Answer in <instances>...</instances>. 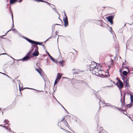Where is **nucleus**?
<instances>
[{"label":"nucleus","instance_id":"33","mask_svg":"<svg viewBox=\"0 0 133 133\" xmlns=\"http://www.w3.org/2000/svg\"><path fill=\"white\" fill-rule=\"evenodd\" d=\"M26 88V89H33V90H35L34 89H31V88Z\"/></svg>","mask_w":133,"mask_h":133},{"label":"nucleus","instance_id":"45","mask_svg":"<svg viewBox=\"0 0 133 133\" xmlns=\"http://www.w3.org/2000/svg\"><path fill=\"white\" fill-rule=\"evenodd\" d=\"M68 131V132H69V131Z\"/></svg>","mask_w":133,"mask_h":133},{"label":"nucleus","instance_id":"40","mask_svg":"<svg viewBox=\"0 0 133 133\" xmlns=\"http://www.w3.org/2000/svg\"><path fill=\"white\" fill-rule=\"evenodd\" d=\"M9 130H11V129H10V128H9Z\"/></svg>","mask_w":133,"mask_h":133},{"label":"nucleus","instance_id":"13","mask_svg":"<svg viewBox=\"0 0 133 133\" xmlns=\"http://www.w3.org/2000/svg\"><path fill=\"white\" fill-rule=\"evenodd\" d=\"M36 70L39 73L41 76H45V74L43 73L42 72L41 70H38L37 69H36Z\"/></svg>","mask_w":133,"mask_h":133},{"label":"nucleus","instance_id":"28","mask_svg":"<svg viewBox=\"0 0 133 133\" xmlns=\"http://www.w3.org/2000/svg\"><path fill=\"white\" fill-rule=\"evenodd\" d=\"M117 109L119 111H122V109H121V108H117Z\"/></svg>","mask_w":133,"mask_h":133},{"label":"nucleus","instance_id":"17","mask_svg":"<svg viewBox=\"0 0 133 133\" xmlns=\"http://www.w3.org/2000/svg\"><path fill=\"white\" fill-rule=\"evenodd\" d=\"M80 72V71H79L78 70L76 69L75 72H73V74H78Z\"/></svg>","mask_w":133,"mask_h":133},{"label":"nucleus","instance_id":"1","mask_svg":"<svg viewBox=\"0 0 133 133\" xmlns=\"http://www.w3.org/2000/svg\"><path fill=\"white\" fill-rule=\"evenodd\" d=\"M99 71L98 73L99 75H101V76L102 77H107V75L109 74L107 72L104 71L101 69V68L99 69Z\"/></svg>","mask_w":133,"mask_h":133},{"label":"nucleus","instance_id":"2","mask_svg":"<svg viewBox=\"0 0 133 133\" xmlns=\"http://www.w3.org/2000/svg\"><path fill=\"white\" fill-rule=\"evenodd\" d=\"M101 68V66L99 65L97 66V67H95L93 69L91 70L92 74H95L96 73L98 74L99 70V69Z\"/></svg>","mask_w":133,"mask_h":133},{"label":"nucleus","instance_id":"22","mask_svg":"<svg viewBox=\"0 0 133 133\" xmlns=\"http://www.w3.org/2000/svg\"><path fill=\"white\" fill-rule=\"evenodd\" d=\"M4 122L5 123L8 124L9 122V121L7 120H5L4 121Z\"/></svg>","mask_w":133,"mask_h":133},{"label":"nucleus","instance_id":"42","mask_svg":"<svg viewBox=\"0 0 133 133\" xmlns=\"http://www.w3.org/2000/svg\"><path fill=\"white\" fill-rule=\"evenodd\" d=\"M83 83L84 82V81H83Z\"/></svg>","mask_w":133,"mask_h":133},{"label":"nucleus","instance_id":"12","mask_svg":"<svg viewBox=\"0 0 133 133\" xmlns=\"http://www.w3.org/2000/svg\"><path fill=\"white\" fill-rule=\"evenodd\" d=\"M36 70L39 73L41 76H45V74L43 73L42 72L41 70H38L37 69H36Z\"/></svg>","mask_w":133,"mask_h":133},{"label":"nucleus","instance_id":"3","mask_svg":"<svg viewBox=\"0 0 133 133\" xmlns=\"http://www.w3.org/2000/svg\"><path fill=\"white\" fill-rule=\"evenodd\" d=\"M34 48H35V50L34 52L33 53L32 55L33 56H38L39 54V53L38 50V47L37 45H35L34 46Z\"/></svg>","mask_w":133,"mask_h":133},{"label":"nucleus","instance_id":"36","mask_svg":"<svg viewBox=\"0 0 133 133\" xmlns=\"http://www.w3.org/2000/svg\"><path fill=\"white\" fill-rule=\"evenodd\" d=\"M22 1V0H21L20 1H18L19 2H21Z\"/></svg>","mask_w":133,"mask_h":133},{"label":"nucleus","instance_id":"38","mask_svg":"<svg viewBox=\"0 0 133 133\" xmlns=\"http://www.w3.org/2000/svg\"><path fill=\"white\" fill-rule=\"evenodd\" d=\"M65 124H67V123L66 121H65Z\"/></svg>","mask_w":133,"mask_h":133},{"label":"nucleus","instance_id":"16","mask_svg":"<svg viewBox=\"0 0 133 133\" xmlns=\"http://www.w3.org/2000/svg\"><path fill=\"white\" fill-rule=\"evenodd\" d=\"M130 95V100L131 103L133 102V96L130 94H129Z\"/></svg>","mask_w":133,"mask_h":133},{"label":"nucleus","instance_id":"11","mask_svg":"<svg viewBox=\"0 0 133 133\" xmlns=\"http://www.w3.org/2000/svg\"><path fill=\"white\" fill-rule=\"evenodd\" d=\"M59 64H59H60L61 65V66L62 67H63L64 65V64L65 63V61H62L60 62H58Z\"/></svg>","mask_w":133,"mask_h":133},{"label":"nucleus","instance_id":"4","mask_svg":"<svg viewBox=\"0 0 133 133\" xmlns=\"http://www.w3.org/2000/svg\"><path fill=\"white\" fill-rule=\"evenodd\" d=\"M97 65L96 63L95 62H91V64L89 66L90 71H91L95 67H97Z\"/></svg>","mask_w":133,"mask_h":133},{"label":"nucleus","instance_id":"26","mask_svg":"<svg viewBox=\"0 0 133 133\" xmlns=\"http://www.w3.org/2000/svg\"><path fill=\"white\" fill-rule=\"evenodd\" d=\"M54 62H55L57 64H59L58 62H57L56 61L54 60Z\"/></svg>","mask_w":133,"mask_h":133},{"label":"nucleus","instance_id":"32","mask_svg":"<svg viewBox=\"0 0 133 133\" xmlns=\"http://www.w3.org/2000/svg\"><path fill=\"white\" fill-rule=\"evenodd\" d=\"M5 54H6V55H8V54H6V53H3V54L0 55H5Z\"/></svg>","mask_w":133,"mask_h":133},{"label":"nucleus","instance_id":"44","mask_svg":"<svg viewBox=\"0 0 133 133\" xmlns=\"http://www.w3.org/2000/svg\"><path fill=\"white\" fill-rule=\"evenodd\" d=\"M64 78H66V77H64Z\"/></svg>","mask_w":133,"mask_h":133},{"label":"nucleus","instance_id":"20","mask_svg":"<svg viewBox=\"0 0 133 133\" xmlns=\"http://www.w3.org/2000/svg\"><path fill=\"white\" fill-rule=\"evenodd\" d=\"M123 74L124 76H126L127 75L128 73L126 71H124L123 72Z\"/></svg>","mask_w":133,"mask_h":133},{"label":"nucleus","instance_id":"8","mask_svg":"<svg viewBox=\"0 0 133 133\" xmlns=\"http://www.w3.org/2000/svg\"><path fill=\"white\" fill-rule=\"evenodd\" d=\"M63 21L64 23V26L65 27H66L68 25V18L67 17L64 18L63 19Z\"/></svg>","mask_w":133,"mask_h":133},{"label":"nucleus","instance_id":"35","mask_svg":"<svg viewBox=\"0 0 133 133\" xmlns=\"http://www.w3.org/2000/svg\"><path fill=\"white\" fill-rule=\"evenodd\" d=\"M19 89L20 91H21V90H23L22 89V88H19Z\"/></svg>","mask_w":133,"mask_h":133},{"label":"nucleus","instance_id":"43","mask_svg":"<svg viewBox=\"0 0 133 133\" xmlns=\"http://www.w3.org/2000/svg\"><path fill=\"white\" fill-rule=\"evenodd\" d=\"M109 105H108L109 106H110V104H109Z\"/></svg>","mask_w":133,"mask_h":133},{"label":"nucleus","instance_id":"23","mask_svg":"<svg viewBox=\"0 0 133 133\" xmlns=\"http://www.w3.org/2000/svg\"><path fill=\"white\" fill-rule=\"evenodd\" d=\"M110 32L112 33V34H113V33L114 32L112 30L111 28L110 27Z\"/></svg>","mask_w":133,"mask_h":133},{"label":"nucleus","instance_id":"5","mask_svg":"<svg viewBox=\"0 0 133 133\" xmlns=\"http://www.w3.org/2000/svg\"><path fill=\"white\" fill-rule=\"evenodd\" d=\"M25 39L27 41L31 43L34 44H38L39 45H40L41 44V42H37L35 41H33L26 38H25Z\"/></svg>","mask_w":133,"mask_h":133},{"label":"nucleus","instance_id":"30","mask_svg":"<svg viewBox=\"0 0 133 133\" xmlns=\"http://www.w3.org/2000/svg\"><path fill=\"white\" fill-rule=\"evenodd\" d=\"M46 53L48 54L49 56L50 57V56H51L49 54L48 52H47Z\"/></svg>","mask_w":133,"mask_h":133},{"label":"nucleus","instance_id":"37","mask_svg":"<svg viewBox=\"0 0 133 133\" xmlns=\"http://www.w3.org/2000/svg\"><path fill=\"white\" fill-rule=\"evenodd\" d=\"M125 111V110H122V111Z\"/></svg>","mask_w":133,"mask_h":133},{"label":"nucleus","instance_id":"18","mask_svg":"<svg viewBox=\"0 0 133 133\" xmlns=\"http://www.w3.org/2000/svg\"><path fill=\"white\" fill-rule=\"evenodd\" d=\"M59 80L60 79H59V78L58 79L57 78L55 82L54 85L57 83L59 81Z\"/></svg>","mask_w":133,"mask_h":133},{"label":"nucleus","instance_id":"15","mask_svg":"<svg viewBox=\"0 0 133 133\" xmlns=\"http://www.w3.org/2000/svg\"><path fill=\"white\" fill-rule=\"evenodd\" d=\"M17 0H10V2L11 4H12L16 2Z\"/></svg>","mask_w":133,"mask_h":133},{"label":"nucleus","instance_id":"6","mask_svg":"<svg viewBox=\"0 0 133 133\" xmlns=\"http://www.w3.org/2000/svg\"><path fill=\"white\" fill-rule=\"evenodd\" d=\"M30 52H28L26 56L24 57L22 59H21L22 61H27L28 59H30Z\"/></svg>","mask_w":133,"mask_h":133},{"label":"nucleus","instance_id":"27","mask_svg":"<svg viewBox=\"0 0 133 133\" xmlns=\"http://www.w3.org/2000/svg\"><path fill=\"white\" fill-rule=\"evenodd\" d=\"M12 30L14 31V32H16V30L15 29H12Z\"/></svg>","mask_w":133,"mask_h":133},{"label":"nucleus","instance_id":"29","mask_svg":"<svg viewBox=\"0 0 133 133\" xmlns=\"http://www.w3.org/2000/svg\"><path fill=\"white\" fill-rule=\"evenodd\" d=\"M64 16L65 17V18H66V17H67V16H66V15L65 14V12H64Z\"/></svg>","mask_w":133,"mask_h":133},{"label":"nucleus","instance_id":"21","mask_svg":"<svg viewBox=\"0 0 133 133\" xmlns=\"http://www.w3.org/2000/svg\"><path fill=\"white\" fill-rule=\"evenodd\" d=\"M50 59L52 61H53L54 62V61L55 59L54 58L52 57L51 56H50Z\"/></svg>","mask_w":133,"mask_h":133},{"label":"nucleus","instance_id":"34","mask_svg":"<svg viewBox=\"0 0 133 133\" xmlns=\"http://www.w3.org/2000/svg\"><path fill=\"white\" fill-rule=\"evenodd\" d=\"M11 30V29H10V30H9V31H8L6 33V34H5V35L8 32H9V31H10V30Z\"/></svg>","mask_w":133,"mask_h":133},{"label":"nucleus","instance_id":"9","mask_svg":"<svg viewBox=\"0 0 133 133\" xmlns=\"http://www.w3.org/2000/svg\"><path fill=\"white\" fill-rule=\"evenodd\" d=\"M118 81L119 83V86H118V87L119 88H122L123 86V85L122 82L119 79L118 80Z\"/></svg>","mask_w":133,"mask_h":133},{"label":"nucleus","instance_id":"19","mask_svg":"<svg viewBox=\"0 0 133 133\" xmlns=\"http://www.w3.org/2000/svg\"><path fill=\"white\" fill-rule=\"evenodd\" d=\"M125 94H124V96L123 97V103L122 102V99H121V101L122 103V105H124V102L125 101Z\"/></svg>","mask_w":133,"mask_h":133},{"label":"nucleus","instance_id":"31","mask_svg":"<svg viewBox=\"0 0 133 133\" xmlns=\"http://www.w3.org/2000/svg\"><path fill=\"white\" fill-rule=\"evenodd\" d=\"M0 73H2V74H4V75H6L7 76H8V77H9V76H8L7 75H6L5 74H4V73H1V72H0Z\"/></svg>","mask_w":133,"mask_h":133},{"label":"nucleus","instance_id":"41","mask_svg":"<svg viewBox=\"0 0 133 133\" xmlns=\"http://www.w3.org/2000/svg\"><path fill=\"white\" fill-rule=\"evenodd\" d=\"M3 127H5V128H6V127H5V126H3Z\"/></svg>","mask_w":133,"mask_h":133},{"label":"nucleus","instance_id":"10","mask_svg":"<svg viewBox=\"0 0 133 133\" xmlns=\"http://www.w3.org/2000/svg\"><path fill=\"white\" fill-rule=\"evenodd\" d=\"M125 86L127 87H130L128 78H127L126 79L125 81Z\"/></svg>","mask_w":133,"mask_h":133},{"label":"nucleus","instance_id":"46","mask_svg":"<svg viewBox=\"0 0 133 133\" xmlns=\"http://www.w3.org/2000/svg\"><path fill=\"white\" fill-rule=\"evenodd\" d=\"M73 70H75V69H73Z\"/></svg>","mask_w":133,"mask_h":133},{"label":"nucleus","instance_id":"39","mask_svg":"<svg viewBox=\"0 0 133 133\" xmlns=\"http://www.w3.org/2000/svg\"><path fill=\"white\" fill-rule=\"evenodd\" d=\"M62 107H63V108L65 109V110H66L62 106Z\"/></svg>","mask_w":133,"mask_h":133},{"label":"nucleus","instance_id":"14","mask_svg":"<svg viewBox=\"0 0 133 133\" xmlns=\"http://www.w3.org/2000/svg\"><path fill=\"white\" fill-rule=\"evenodd\" d=\"M62 74H61L59 73H58L57 74V78L58 79H60L61 78L62 76Z\"/></svg>","mask_w":133,"mask_h":133},{"label":"nucleus","instance_id":"25","mask_svg":"<svg viewBox=\"0 0 133 133\" xmlns=\"http://www.w3.org/2000/svg\"><path fill=\"white\" fill-rule=\"evenodd\" d=\"M12 22H13V27L14 26V22H13V15H12Z\"/></svg>","mask_w":133,"mask_h":133},{"label":"nucleus","instance_id":"7","mask_svg":"<svg viewBox=\"0 0 133 133\" xmlns=\"http://www.w3.org/2000/svg\"><path fill=\"white\" fill-rule=\"evenodd\" d=\"M113 18V17L112 16H109L107 18L108 21L111 24H113L112 20Z\"/></svg>","mask_w":133,"mask_h":133},{"label":"nucleus","instance_id":"24","mask_svg":"<svg viewBox=\"0 0 133 133\" xmlns=\"http://www.w3.org/2000/svg\"><path fill=\"white\" fill-rule=\"evenodd\" d=\"M132 106V105L131 104H128L127 105V106L128 107H131Z\"/></svg>","mask_w":133,"mask_h":133}]
</instances>
